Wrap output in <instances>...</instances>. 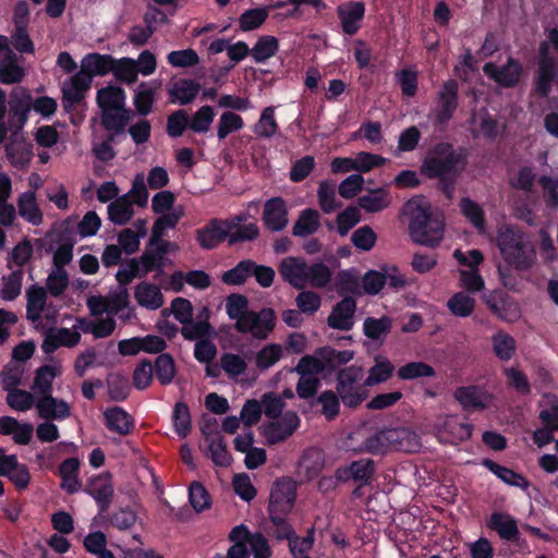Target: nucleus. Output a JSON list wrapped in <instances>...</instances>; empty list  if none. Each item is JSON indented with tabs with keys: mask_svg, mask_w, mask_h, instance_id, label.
<instances>
[{
	"mask_svg": "<svg viewBox=\"0 0 558 558\" xmlns=\"http://www.w3.org/2000/svg\"><path fill=\"white\" fill-rule=\"evenodd\" d=\"M104 423L108 430L128 436L135 428V420L121 407H111L104 412Z\"/></svg>",
	"mask_w": 558,
	"mask_h": 558,
	"instance_id": "aec40b11",
	"label": "nucleus"
},
{
	"mask_svg": "<svg viewBox=\"0 0 558 558\" xmlns=\"http://www.w3.org/2000/svg\"><path fill=\"white\" fill-rule=\"evenodd\" d=\"M317 196L320 209L325 214H330L342 206L341 202L336 201L335 184L328 181L319 184Z\"/></svg>",
	"mask_w": 558,
	"mask_h": 558,
	"instance_id": "6e6d98bb",
	"label": "nucleus"
},
{
	"mask_svg": "<svg viewBox=\"0 0 558 558\" xmlns=\"http://www.w3.org/2000/svg\"><path fill=\"white\" fill-rule=\"evenodd\" d=\"M357 202L359 206L365 211L378 213L389 206V193L383 187L375 189L368 194L360 196Z\"/></svg>",
	"mask_w": 558,
	"mask_h": 558,
	"instance_id": "79ce46f5",
	"label": "nucleus"
},
{
	"mask_svg": "<svg viewBox=\"0 0 558 558\" xmlns=\"http://www.w3.org/2000/svg\"><path fill=\"white\" fill-rule=\"evenodd\" d=\"M19 60L20 57L14 51L0 57V83L12 85L23 81L25 70L19 64Z\"/></svg>",
	"mask_w": 558,
	"mask_h": 558,
	"instance_id": "bb28decb",
	"label": "nucleus"
},
{
	"mask_svg": "<svg viewBox=\"0 0 558 558\" xmlns=\"http://www.w3.org/2000/svg\"><path fill=\"white\" fill-rule=\"evenodd\" d=\"M296 499V482L288 476L277 478L271 486L268 513H290Z\"/></svg>",
	"mask_w": 558,
	"mask_h": 558,
	"instance_id": "1a4fd4ad",
	"label": "nucleus"
},
{
	"mask_svg": "<svg viewBox=\"0 0 558 558\" xmlns=\"http://www.w3.org/2000/svg\"><path fill=\"white\" fill-rule=\"evenodd\" d=\"M56 376L57 372L50 365H43L36 371L33 389L40 398L52 396V381Z\"/></svg>",
	"mask_w": 558,
	"mask_h": 558,
	"instance_id": "8fccbe9b",
	"label": "nucleus"
},
{
	"mask_svg": "<svg viewBox=\"0 0 558 558\" xmlns=\"http://www.w3.org/2000/svg\"><path fill=\"white\" fill-rule=\"evenodd\" d=\"M108 393L112 401L122 402L131 392L129 379L120 374L110 375L107 379Z\"/></svg>",
	"mask_w": 558,
	"mask_h": 558,
	"instance_id": "13d9d810",
	"label": "nucleus"
},
{
	"mask_svg": "<svg viewBox=\"0 0 558 558\" xmlns=\"http://www.w3.org/2000/svg\"><path fill=\"white\" fill-rule=\"evenodd\" d=\"M392 327V320L389 316L380 318L367 317L363 323L364 335L372 340H379L387 336Z\"/></svg>",
	"mask_w": 558,
	"mask_h": 558,
	"instance_id": "de8ad7c7",
	"label": "nucleus"
},
{
	"mask_svg": "<svg viewBox=\"0 0 558 558\" xmlns=\"http://www.w3.org/2000/svg\"><path fill=\"white\" fill-rule=\"evenodd\" d=\"M300 418L295 412L288 411L264 427V436L269 445H276L289 438L299 427Z\"/></svg>",
	"mask_w": 558,
	"mask_h": 558,
	"instance_id": "4468645a",
	"label": "nucleus"
},
{
	"mask_svg": "<svg viewBox=\"0 0 558 558\" xmlns=\"http://www.w3.org/2000/svg\"><path fill=\"white\" fill-rule=\"evenodd\" d=\"M492 345L495 355L502 362L510 361L517 351L514 338L504 330H498L492 336Z\"/></svg>",
	"mask_w": 558,
	"mask_h": 558,
	"instance_id": "c9c22d12",
	"label": "nucleus"
},
{
	"mask_svg": "<svg viewBox=\"0 0 558 558\" xmlns=\"http://www.w3.org/2000/svg\"><path fill=\"white\" fill-rule=\"evenodd\" d=\"M497 246L504 260L514 269L524 271L532 267L535 253L517 227H500L497 232Z\"/></svg>",
	"mask_w": 558,
	"mask_h": 558,
	"instance_id": "20e7f679",
	"label": "nucleus"
},
{
	"mask_svg": "<svg viewBox=\"0 0 558 558\" xmlns=\"http://www.w3.org/2000/svg\"><path fill=\"white\" fill-rule=\"evenodd\" d=\"M444 230V220L434 215L429 207L416 206L412 210L409 232L415 243L435 247L442 240Z\"/></svg>",
	"mask_w": 558,
	"mask_h": 558,
	"instance_id": "423d86ee",
	"label": "nucleus"
},
{
	"mask_svg": "<svg viewBox=\"0 0 558 558\" xmlns=\"http://www.w3.org/2000/svg\"><path fill=\"white\" fill-rule=\"evenodd\" d=\"M117 59L111 54L92 52L86 54L81 62V70L93 81L94 76H104L112 73Z\"/></svg>",
	"mask_w": 558,
	"mask_h": 558,
	"instance_id": "b1692460",
	"label": "nucleus"
},
{
	"mask_svg": "<svg viewBox=\"0 0 558 558\" xmlns=\"http://www.w3.org/2000/svg\"><path fill=\"white\" fill-rule=\"evenodd\" d=\"M322 405L320 413L324 417L331 422L340 414L341 399L336 390H325L315 400Z\"/></svg>",
	"mask_w": 558,
	"mask_h": 558,
	"instance_id": "49530a36",
	"label": "nucleus"
},
{
	"mask_svg": "<svg viewBox=\"0 0 558 558\" xmlns=\"http://www.w3.org/2000/svg\"><path fill=\"white\" fill-rule=\"evenodd\" d=\"M486 526L495 531L500 539L520 545L521 532L517 520L507 512L494 511L486 521Z\"/></svg>",
	"mask_w": 558,
	"mask_h": 558,
	"instance_id": "f3484780",
	"label": "nucleus"
},
{
	"mask_svg": "<svg viewBox=\"0 0 558 558\" xmlns=\"http://www.w3.org/2000/svg\"><path fill=\"white\" fill-rule=\"evenodd\" d=\"M262 220L265 228L271 232H280L287 228L288 206L282 197H271L264 204Z\"/></svg>",
	"mask_w": 558,
	"mask_h": 558,
	"instance_id": "2eb2a0df",
	"label": "nucleus"
},
{
	"mask_svg": "<svg viewBox=\"0 0 558 558\" xmlns=\"http://www.w3.org/2000/svg\"><path fill=\"white\" fill-rule=\"evenodd\" d=\"M484 74L502 88L515 87L523 74V66L518 59L509 57L502 65L487 62L483 66Z\"/></svg>",
	"mask_w": 558,
	"mask_h": 558,
	"instance_id": "9d476101",
	"label": "nucleus"
},
{
	"mask_svg": "<svg viewBox=\"0 0 558 558\" xmlns=\"http://www.w3.org/2000/svg\"><path fill=\"white\" fill-rule=\"evenodd\" d=\"M36 408L41 418L48 421H63L71 414L70 407L64 400H59L52 396L39 398Z\"/></svg>",
	"mask_w": 558,
	"mask_h": 558,
	"instance_id": "a878e982",
	"label": "nucleus"
},
{
	"mask_svg": "<svg viewBox=\"0 0 558 558\" xmlns=\"http://www.w3.org/2000/svg\"><path fill=\"white\" fill-rule=\"evenodd\" d=\"M92 80L82 70L75 73L71 78L69 85L62 87V105L65 111L80 104L84 97L85 92L90 87Z\"/></svg>",
	"mask_w": 558,
	"mask_h": 558,
	"instance_id": "6ab92c4d",
	"label": "nucleus"
},
{
	"mask_svg": "<svg viewBox=\"0 0 558 558\" xmlns=\"http://www.w3.org/2000/svg\"><path fill=\"white\" fill-rule=\"evenodd\" d=\"M356 301L352 296H344L333 307L327 318V325L337 330L349 331L354 325Z\"/></svg>",
	"mask_w": 558,
	"mask_h": 558,
	"instance_id": "a211bd4d",
	"label": "nucleus"
},
{
	"mask_svg": "<svg viewBox=\"0 0 558 558\" xmlns=\"http://www.w3.org/2000/svg\"><path fill=\"white\" fill-rule=\"evenodd\" d=\"M277 316L272 308L264 307L259 312L250 311L233 327L238 332L250 333L258 340H266L276 327Z\"/></svg>",
	"mask_w": 558,
	"mask_h": 558,
	"instance_id": "0eeeda50",
	"label": "nucleus"
},
{
	"mask_svg": "<svg viewBox=\"0 0 558 558\" xmlns=\"http://www.w3.org/2000/svg\"><path fill=\"white\" fill-rule=\"evenodd\" d=\"M289 513H268L271 526L268 529V534L275 537L277 541L287 539L289 543V549L292 555H295L296 543L299 536L296 535L293 526L288 522L287 515Z\"/></svg>",
	"mask_w": 558,
	"mask_h": 558,
	"instance_id": "412c9836",
	"label": "nucleus"
},
{
	"mask_svg": "<svg viewBox=\"0 0 558 558\" xmlns=\"http://www.w3.org/2000/svg\"><path fill=\"white\" fill-rule=\"evenodd\" d=\"M447 305L454 316L468 317L474 311L475 300L463 292H457L448 300Z\"/></svg>",
	"mask_w": 558,
	"mask_h": 558,
	"instance_id": "4d7b16f0",
	"label": "nucleus"
},
{
	"mask_svg": "<svg viewBox=\"0 0 558 558\" xmlns=\"http://www.w3.org/2000/svg\"><path fill=\"white\" fill-rule=\"evenodd\" d=\"M125 92L120 86L109 85L97 92L96 101L101 111L125 108Z\"/></svg>",
	"mask_w": 558,
	"mask_h": 558,
	"instance_id": "7c9ffc66",
	"label": "nucleus"
},
{
	"mask_svg": "<svg viewBox=\"0 0 558 558\" xmlns=\"http://www.w3.org/2000/svg\"><path fill=\"white\" fill-rule=\"evenodd\" d=\"M112 74L116 80L126 84H133L137 81V65L136 61L131 58L117 59V63L113 65Z\"/></svg>",
	"mask_w": 558,
	"mask_h": 558,
	"instance_id": "864d4df0",
	"label": "nucleus"
},
{
	"mask_svg": "<svg viewBox=\"0 0 558 558\" xmlns=\"http://www.w3.org/2000/svg\"><path fill=\"white\" fill-rule=\"evenodd\" d=\"M133 215V204L132 201L129 199V195L117 197L108 205V216L114 225H126Z\"/></svg>",
	"mask_w": 558,
	"mask_h": 558,
	"instance_id": "f704fd0d",
	"label": "nucleus"
},
{
	"mask_svg": "<svg viewBox=\"0 0 558 558\" xmlns=\"http://www.w3.org/2000/svg\"><path fill=\"white\" fill-rule=\"evenodd\" d=\"M32 109V96L26 93L23 97L11 99L9 110V126L13 135H17L28 120Z\"/></svg>",
	"mask_w": 558,
	"mask_h": 558,
	"instance_id": "393cba45",
	"label": "nucleus"
},
{
	"mask_svg": "<svg viewBox=\"0 0 558 558\" xmlns=\"http://www.w3.org/2000/svg\"><path fill=\"white\" fill-rule=\"evenodd\" d=\"M131 120V111L126 108L107 110L101 113V125L106 131L125 133Z\"/></svg>",
	"mask_w": 558,
	"mask_h": 558,
	"instance_id": "ea45409f",
	"label": "nucleus"
},
{
	"mask_svg": "<svg viewBox=\"0 0 558 558\" xmlns=\"http://www.w3.org/2000/svg\"><path fill=\"white\" fill-rule=\"evenodd\" d=\"M282 355V349L280 344L269 343L259 350L255 357L256 367L260 371L268 369L274 366Z\"/></svg>",
	"mask_w": 558,
	"mask_h": 558,
	"instance_id": "0e129e2a",
	"label": "nucleus"
},
{
	"mask_svg": "<svg viewBox=\"0 0 558 558\" xmlns=\"http://www.w3.org/2000/svg\"><path fill=\"white\" fill-rule=\"evenodd\" d=\"M316 355L320 356L327 369H335L337 366L345 365L354 357V351L343 350L339 351L332 347L326 345L316 349Z\"/></svg>",
	"mask_w": 558,
	"mask_h": 558,
	"instance_id": "37998d69",
	"label": "nucleus"
},
{
	"mask_svg": "<svg viewBox=\"0 0 558 558\" xmlns=\"http://www.w3.org/2000/svg\"><path fill=\"white\" fill-rule=\"evenodd\" d=\"M468 165V151L463 147L456 149L449 142H438L424 157L420 172L429 180L461 174Z\"/></svg>",
	"mask_w": 558,
	"mask_h": 558,
	"instance_id": "f257e3e1",
	"label": "nucleus"
},
{
	"mask_svg": "<svg viewBox=\"0 0 558 558\" xmlns=\"http://www.w3.org/2000/svg\"><path fill=\"white\" fill-rule=\"evenodd\" d=\"M337 16L344 35L354 36L362 27L366 5L363 1H347L337 7Z\"/></svg>",
	"mask_w": 558,
	"mask_h": 558,
	"instance_id": "ddd939ff",
	"label": "nucleus"
},
{
	"mask_svg": "<svg viewBox=\"0 0 558 558\" xmlns=\"http://www.w3.org/2000/svg\"><path fill=\"white\" fill-rule=\"evenodd\" d=\"M487 306L494 315L507 323H514L521 316L519 304L508 296L488 300Z\"/></svg>",
	"mask_w": 558,
	"mask_h": 558,
	"instance_id": "2f4dec72",
	"label": "nucleus"
},
{
	"mask_svg": "<svg viewBox=\"0 0 558 558\" xmlns=\"http://www.w3.org/2000/svg\"><path fill=\"white\" fill-rule=\"evenodd\" d=\"M367 388L362 366H345L336 374V391L345 408L355 410L367 400L369 396Z\"/></svg>",
	"mask_w": 558,
	"mask_h": 558,
	"instance_id": "39448f33",
	"label": "nucleus"
},
{
	"mask_svg": "<svg viewBox=\"0 0 558 558\" xmlns=\"http://www.w3.org/2000/svg\"><path fill=\"white\" fill-rule=\"evenodd\" d=\"M134 296L138 305L148 310H157L163 304V295L159 287L141 282L136 286Z\"/></svg>",
	"mask_w": 558,
	"mask_h": 558,
	"instance_id": "72a5a7b5",
	"label": "nucleus"
},
{
	"mask_svg": "<svg viewBox=\"0 0 558 558\" xmlns=\"http://www.w3.org/2000/svg\"><path fill=\"white\" fill-rule=\"evenodd\" d=\"M282 280L298 290L306 286L316 289L326 288L332 278L330 268L323 262L308 264L301 257H286L278 266Z\"/></svg>",
	"mask_w": 558,
	"mask_h": 558,
	"instance_id": "f03ea898",
	"label": "nucleus"
},
{
	"mask_svg": "<svg viewBox=\"0 0 558 558\" xmlns=\"http://www.w3.org/2000/svg\"><path fill=\"white\" fill-rule=\"evenodd\" d=\"M254 260L246 258L240 260L234 267L225 271L221 281L228 286H242L253 276Z\"/></svg>",
	"mask_w": 558,
	"mask_h": 558,
	"instance_id": "a19ab883",
	"label": "nucleus"
},
{
	"mask_svg": "<svg viewBox=\"0 0 558 558\" xmlns=\"http://www.w3.org/2000/svg\"><path fill=\"white\" fill-rule=\"evenodd\" d=\"M4 151L10 163L16 169L26 168L33 157V151L29 146L17 141V135L9 136L8 143L4 144Z\"/></svg>",
	"mask_w": 558,
	"mask_h": 558,
	"instance_id": "cd10ccee",
	"label": "nucleus"
},
{
	"mask_svg": "<svg viewBox=\"0 0 558 558\" xmlns=\"http://www.w3.org/2000/svg\"><path fill=\"white\" fill-rule=\"evenodd\" d=\"M420 447L417 435L404 427L378 430L362 444V450L374 456L388 451L415 452Z\"/></svg>",
	"mask_w": 558,
	"mask_h": 558,
	"instance_id": "7ed1b4c3",
	"label": "nucleus"
},
{
	"mask_svg": "<svg viewBox=\"0 0 558 558\" xmlns=\"http://www.w3.org/2000/svg\"><path fill=\"white\" fill-rule=\"evenodd\" d=\"M173 428L180 438H186L192 430L191 413L185 402H177L172 411Z\"/></svg>",
	"mask_w": 558,
	"mask_h": 558,
	"instance_id": "c03bdc74",
	"label": "nucleus"
},
{
	"mask_svg": "<svg viewBox=\"0 0 558 558\" xmlns=\"http://www.w3.org/2000/svg\"><path fill=\"white\" fill-rule=\"evenodd\" d=\"M462 215L481 232L486 226L483 208L470 197H462L460 201Z\"/></svg>",
	"mask_w": 558,
	"mask_h": 558,
	"instance_id": "09e8293b",
	"label": "nucleus"
},
{
	"mask_svg": "<svg viewBox=\"0 0 558 558\" xmlns=\"http://www.w3.org/2000/svg\"><path fill=\"white\" fill-rule=\"evenodd\" d=\"M229 230L226 229L223 219L211 218L206 225L195 231V240L203 250H214L226 240Z\"/></svg>",
	"mask_w": 558,
	"mask_h": 558,
	"instance_id": "dca6fc26",
	"label": "nucleus"
},
{
	"mask_svg": "<svg viewBox=\"0 0 558 558\" xmlns=\"http://www.w3.org/2000/svg\"><path fill=\"white\" fill-rule=\"evenodd\" d=\"M153 368L160 385L168 386L172 383L175 375V365L173 357L169 353L159 354L155 360Z\"/></svg>",
	"mask_w": 558,
	"mask_h": 558,
	"instance_id": "a18cd8bd",
	"label": "nucleus"
},
{
	"mask_svg": "<svg viewBox=\"0 0 558 558\" xmlns=\"http://www.w3.org/2000/svg\"><path fill=\"white\" fill-rule=\"evenodd\" d=\"M244 126V121L241 116L226 111L220 116L217 126V136L219 140H225L229 134L241 130Z\"/></svg>",
	"mask_w": 558,
	"mask_h": 558,
	"instance_id": "69168bd1",
	"label": "nucleus"
},
{
	"mask_svg": "<svg viewBox=\"0 0 558 558\" xmlns=\"http://www.w3.org/2000/svg\"><path fill=\"white\" fill-rule=\"evenodd\" d=\"M155 101V90L146 85V83H141L138 88L134 95V106L136 111L141 116H147L150 113L153 105Z\"/></svg>",
	"mask_w": 558,
	"mask_h": 558,
	"instance_id": "774afa93",
	"label": "nucleus"
},
{
	"mask_svg": "<svg viewBox=\"0 0 558 558\" xmlns=\"http://www.w3.org/2000/svg\"><path fill=\"white\" fill-rule=\"evenodd\" d=\"M558 76L557 64L543 62L537 64V70L533 81L532 94L541 99H545L551 93L553 84Z\"/></svg>",
	"mask_w": 558,
	"mask_h": 558,
	"instance_id": "5701e85b",
	"label": "nucleus"
},
{
	"mask_svg": "<svg viewBox=\"0 0 558 558\" xmlns=\"http://www.w3.org/2000/svg\"><path fill=\"white\" fill-rule=\"evenodd\" d=\"M215 118L214 108L209 105L202 106L189 120V128L195 133H206Z\"/></svg>",
	"mask_w": 558,
	"mask_h": 558,
	"instance_id": "338daca9",
	"label": "nucleus"
},
{
	"mask_svg": "<svg viewBox=\"0 0 558 558\" xmlns=\"http://www.w3.org/2000/svg\"><path fill=\"white\" fill-rule=\"evenodd\" d=\"M226 311L230 319L241 322L248 310V300L240 293H232L226 300Z\"/></svg>",
	"mask_w": 558,
	"mask_h": 558,
	"instance_id": "680f3d73",
	"label": "nucleus"
},
{
	"mask_svg": "<svg viewBox=\"0 0 558 558\" xmlns=\"http://www.w3.org/2000/svg\"><path fill=\"white\" fill-rule=\"evenodd\" d=\"M375 472L376 466L372 459H360L352 461L345 466L338 468L335 475L339 482H348L352 480L356 483L359 485L354 490V494H356L360 487L371 484Z\"/></svg>",
	"mask_w": 558,
	"mask_h": 558,
	"instance_id": "f8f14e48",
	"label": "nucleus"
},
{
	"mask_svg": "<svg viewBox=\"0 0 558 558\" xmlns=\"http://www.w3.org/2000/svg\"><path fill=\"white\" fill-rule=\"evenodd\" d=\"M456 399L463 409L484 410L486 404L481 399L477 388L474 386L460 387L456 390Z\"/></svg>",
	"mask_w": 558,
	"mask_h": 558,
	"instance_id": "052dcab7",
	"label": "nucleus"
},
{
	"mask_svg": "<svg viewBox=\"0 0 558 558\" xmlns=\"http://www.w3.org/2000/svg\"><path fill=\"white\" fill-rule=\"evenodd\" d=\"M83 492L94 498L99 515H102L108 511L113 500V484L112 476L109 472L90 477Z\"/></svg>",
	"mask_w": 558,
	"mask_h": 558,
	"instance_id": "9b49d317",
	"label": "nucleus"
},
{
	"mask_svg": "<svg viewBox=\"0 0 558 558\" xmlns=\"http://www.w3.org/2000/svg\"><path fill=\"white\" fill-rule=\"evenodd\" d=\"M19 215L32 223L33 226H39L43 223V213L36 202L35 192L28 191L22 193L17 199Z\"/></svg>",
	"mask_w": 558,
	"mask_h": 558,
	"instance_id": "473e14b6",
	"label": "nucleus"
},
{
	"mask_svg": "<svg viewBox=\"0 0 558 558\" xmlns=\"http://www.w3.org/2000/svg\"><path fill=\"white\" fill-rule=\"evenodd\" d=\"M279 50V40L272 35H263L258 37L256 44L251 49V57L255 63H264L276 56Z\"/></svg>",
	"mask_w": 558,
	"mask_h": 558,
	"instance_id": "58836bf2",
	"label": "nucleus"
},
{
	"mask_svg": "<svg viewBox=\"0 0 558 558\" xmlns=\"http://www.w3.org/2000/svg\"><path fill=\"white\" fill-rule=\"evenodd\" d=\"M320 214L314 208H304L300 211L292 227V234L298 238L313 235L320 228Z\"/></svg>",
	"mask_w": 558,
	"mask_h": 558,
	"instance_id": "c85d7f7f",
	"label": "nucleus"
},
{
	"mask_svg": "<svg viewBox=\"0 0 558 558\" xmlns=\"http://www.w3.org/2000/svg\"><path fill=\"white\" fill-rule=\"evenodd\" d=\"M482 465L510 486L519 487L524 490L530 486V482L523 475L490 459H484Z\"/></svg>",
	"mask_w": 558,
	"mask_h": 558,
	"instance_id": "c756f323",
	"label": "nucleus"
},
{
	"mask_svg": "<svg viewBox=\"0 0 558 558\" xmlns=\"http://www.w3.org/2000/svg\"><path fill=\"white\" fill-rule=\"evenodd\" d=\"M151 228V243L163 236L167 229H174L183 216L182 210H172L170 213L160 214Z\"/></svg>",
	"mask_w": 558,
	"mask_h": 558,
	"instance_id": "603ef678",
	"label": "nucleus"
},
{
	"mask_svg": "<svg viewBox=\"0 0 558 558\" xmlns=\"http://www.w3.org/2000/svg\"><path fill=\"white\" fill-rule=\"evenodd\" d=\"M201 90V84L192 78H180L168 86L169 100L186 106L194 101Z\"/></svg>",
	"mask_w": 558,
	"mask_h": 558,
	"instance_id": "4be33fe9",
	"label": "nucleus"
},
{
	"mask_svg": "<svg viewBox=\"0 0 558 558\" xmlns=\"http://www.w3.org/2000/svg\"><path fill=\"white\" fill-rule=\"evenodd\" d=\"M206 440L209 442L208 451L211 461L218 466H229L232 461V457L227 449L225 438L220 433L207 435Z\"/></svg>",
	"mask_w": 558,
	"mask_h": 558,
	"instance_id": "e433bc0d",
	"label": "nucleus"
},
{
	"mask_svg": "<svg viewBox=\"0 0 558 558\" xmlns=\"http://www.w3.org/2000/svg\"><path fill=\"white\" fill-rule=\"evenodd\" d=\"M74 245L75 239L72 232H70L61 245L57 247L52 256V263L56 270H65L64 267L72 262Z\"/></svg>",
	"mask_w": 558,
	"mask_h": 558,
	"instance_id": "e2e57ef3",
	"label": "nucleus"
},
{
	"mask_svg": "<svg viewBox=\"0 0 558 558\" xmlns=\"http://www.w3.org/2000/svg\"><path fill=\"white\" fill-rule=\"evenodd\" d=\"M395 365L381 355L375 357V364L368 369L365 385L368 387L386 383L393 374Z\"/></svg>",
	"mask_w": 558,
	"mask_h": 558,
	"instance_id": "4c0bfd02",
	"label": "nucleus"
},
{
	"mask_svg": "<svg viewBox=\"0 0 558 558\" xmlns=\"http://www.w3.org/2000/svg\"><path fill=\"white\" fill-rule=\"evenodd\" d=\"M397 375L402 380H412L422 377H433L436 375L434 367L425 362H409L399 367Z\"/></svg>",
	"mask_w": 558,
	"mask_h": 558,
	"instance_id": "3c124183",
	"label": "nucleus"
},
{
	"mask_svg": "<svg viewBox=\"0 0 558 558\" xmlns=\"http://www.w3.org/2000/svg\"><path fill=\"white\" fill-rule=\"evenodd\" d=\"M268 17L267 8L248 9L239 17V26L243 32H250L262 26Z\"/></svg>",
	"mask_w": 558,
	"mask_h": 558,
	"instance_id": "5fc2aeb1",
	"label": "nucleus"
},
{
	"mask_svg": "<svg viewBox=\"0 0 558 558\" xmlns=\"http://www.w3.org/2000/svg\"><path fill=\"white\" fill-rule=\"evenodd\" d=\"M278 131V123L275 119V108L266 107L254 128V133L258 137L270 138Z\"/></svg>",
	"mask_w": 558,
	"mask_h": 558,
	"instance_id": "bf43d9fd",
	"label": "nucleus"
},
{
	"mask_svg": "<svg viewBox=\"0 0 558 558\" xmlns=\"http://www.w3.org/2000/svg\"><path fill=\"white\" fill-rule=\"evenodd\" d=\"M459 107V83L448 80L442 83L437 92L436 107L433 110V123L435 126H446L453 118Z\"/></svg>",
	"mask_w": 558,
	"mask_h": 558,
	"instance_id": "6e6552de",
	"label": "nucleus"
}]
</instances>
